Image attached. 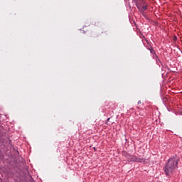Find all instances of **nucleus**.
<instances>
[{"instance_id": "1", "label": "nucleus", "mask_w": 182, "mask_h": 182, "mask_svg": "<svg viewBox=\"0 0 182 182\" xmlns=\"http://www.w3.org/2000/svg\"><path fill=\"white\" fill-rule=\"evenodd\" d=\"M178 161L180 159L177 156L171 157L164 167V172L166 176L173 174L178 168Z\"/></svg>"}, {"instance_id": "2", "label": "nucleus", "mask_w": 182, "mask_h": 182, "mask_svg": "<svg viewBox=\"0 0 182 182\" xmlns=\"http://www.w3.org/2000/svg\"><path fill=\"white\" fill-rule=\"evenodd\" d=\"M127 158L131 161H135L136 163H146L144 158H140L136 155H128Z\"/></svg>"}, {"instance_id": "3", "label": "nucleus", "mask_w": 182, "mask_h": 182, "mask_svg": "<svg viewBox=\"0 0 182 182\" xmlns=\"http://www.w3.org/2000/svg\"><path fill=\"white\" fill-rule=\"evenodd\" d=\"M136 7L138 8L139 12L141 13L142 15H144V12L146 11V9H147V6H141V2H143V0H134Z\"/></svg>"}, {"instance_id": "4", "label": "nucleus", "mask_w": 182, "mask_h": 182, "mask_svg": "<svg viewBox=\"0 0 182 182\" xmlns=\"http://www.w3.org/2000/svg\"><path fill=\"white\" fill-rule=\"evenodd\" d=\"M149 50H150L151 55H153V58L154 59H159V57L157 56V55L156 54V51L154 50V49L151 47L150 48H149Z\"/></svg>"}, {"instance_id": "5", "label": "nucleus", "mask_w": 182, "mask_h": 182, "mask_svg": "<svg viewBox=\"0 0 182 182\" xmlns=\"http://www.w3.org/2000/svg\"><path fill=\"white\" fill-rule=\"evenodd\" d=\"M109 120H110V118H108L105 123H106V124H108L109 126H110V124H112V123L111 124L109 123Z\"/></svg>"}, {"instance_id": "6", "label": "nucleus", "mask_w": 182, "mask_h": 182, "mask_svg": "<svg viewBox=\"0 0 182 182\" xmlns=\"http://www.w3.org/2000/svg\"><path fill=\"white\" fill-rule=\"evenodd\" d=\"M129 112H134V108H131V109H129Z\"/></svg>"}, {"instance_id": "7", "label": "nucleus", "mask_w": 182, "mask_h": 182, "mask_svg": "<svg viewBox=\"0 0 182 182\" xmlns=\"http://www.w3.org/2000/svg\"><path fill=\"white\" fill-rule=\"evenodd\" d=\"M141 101H138V105H141Z\"/></svg>"}, {"instance_id": "8", "label": "nucleus", "mask_w": 182, "mask_h": 182, "mask_svg": "<svg viewBox=\"0 0 182 182\" xmlns=\"http://www.w3.org/2000/svg\"><path fill=\"white\" fill-rule=\"evenodd\" d=\"M94 150H95V151H96V148L95 147H94Z\"/></svg>"}, {"instance_id": "9", "label": "nucleus", "mask_w": 182, "mask_h": 182, "mask_svg": "<svg viewBox=\"0 0 182 182\" xmlns=\"http://www.w3.org/2000/svg\"><path fill=\"white\" fill-rule=\"evenodd\" d=\"M155 59H159V58H155Z\"/></svg>"}]
</instances>
